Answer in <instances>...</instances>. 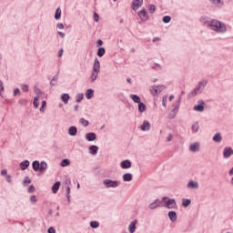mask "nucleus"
<instances>
[{
    "instance_id": "0eeeda50",
    "label": "nucleus",
    "mask_w": 233,
    "mask_h": 233,
    "mask_svg": "<svg viewBox=\"0 0 233 233\" xmlns=\"http://www.w3.org/2000/svg\"><path fill=\"white\" fill-rule=\"evenodd\" d=\"M193 110H195V112H203V110H205V102L200 100L198 105L193 106Z\"/></svg>"
},
{
    "instance_id": "e2e57ef3",
    "label": "nucleus",
    "mask_w": 233,
    "mask_h": 233,
    "mask_svg": "<svg viewBox=\"0 0 233 233\" xmlns=\"http://www.w3.org/2000/svg\"><path fill=\"white\" fill-rule=\"evenodd\" d=\"M47 232L48 233H56V229L54 228H49Z\"/></svg>"
},
{
    "instance_id": "dca6fc26",
    "label": "nucleus",
    "mask_w": 233,
    "mask_h": 233,
    "mask_svg": "<svg viewBox=\"0 0 233 233\" xmlns=\"http://www.w3.org/2000/svg\"><path fill=\"white\" fill-rule=\"evenodd\" d=\"M69 136H77V127L75 126H71L68 129Z\"/></svg>"
},
{
    "instance_id": "e433bc0d",
    "label": "nucleus",
    "mask_w": 233,
    "mask_h": 233,
    "mask_svg": "<svg viewBox=\"0 0 233 233\" xmlns=\"http://www.w3.org/2000/svg\"><path fill=\"white\" fill-rule=\"evenodd\" d=\"M80 125H82L83 127H88V120L85 119V118H80L79 120Z\"/></svg>"
},
{
    "instance_id": "f704fd0d",
    "label": "nucleus",
    "mask_w": 233,
    "mask_h": 233,
    "mask_svg": "<svg viewBox=\"0 0 233 233\" xmlns=\"http://www.w3.org/2000/svg\"><path fill=\"white\" fill-rule=\"evenodd\" d=\"M190 203H192V200L188 199V198H183L182 199V205L183 207H188L190 205Z\"/></svg>"
},
{
    "instance_id": "69168bd1",
    "label": "nucleus",
    "mask_w": 233,
    "mask_h": 233,
    "mask_svg": "<svg viewBox=\"0 0 233 233\" xmlns=\"http://www.w3.org/2000/svg\"><path fill=\"white\" fill-rule=\"evenodd\" d=\"M58 35H60V37H62V39H64L65 37V33L61 32V31H58L57 32Z\"/></svg>"
},
{
    "instance_id": "3c124183",
    "label": "nucleus",
    "mask_w": 233,
    "mask_h": 233,
    "mask_svg": "<svg viewBox=\"0 0 233 233\" xmlns=\"http://www.w3.org/2000/svg\"><path fill=\"white\" fill-rule=\"evenodd\" d=\"M45 106H46V101L42 102V106L40 107V112H45Z\"/></svg>"
},
{
    "instance_id": "c756f323",
    "label": "nucleus",
    "mask_w": 233,
    "mask_h": 233,
    "mask_svg": "<svg viewBox=\"0 0 233 233\" xmlns=\"http://www.w3.org/2000/svg\"><path fill=\"white\" fill-rule=\"evenodd\" d=\"M130 97L132 98V101H134V103H141V98L139 97V96L137 95H130Z\"/></svg>"
},
{
    "instance_id": "6e6552de",
    "label": "nucleus",
    "mask_w": 233,
    "mask_h": 233,
    "mask_svg": "<svg viewBox=\"0 0 233 233\" xmlns=\"http://www.w3.org/2000/svg\"><path fill=\"white\" fill-rule=\"evenodd\" d=\"M223 156L225 159H228L230 156H233V148L230 147H225L223 151Z\"/></svg>"
},
{
    "instance_id": "13d9d810",
    "label": "nucleus",
    "mask_w": 233,
    "mask_h": 233,
    "mask_svg": "<svg viewBox=\"0 0 233 233\" xmlns=\"http://www.w3.org/2000/svg\"><path fill=\"white\" fill-rule=\"evenodd\" d=\"M5 92V86L3 85V81L0 80V93Z\"/></svg>"
},
{
    "instance_id": "a211bd4d",
    "label": "nucleus",
    "mask_w": 233,
    "mask_h": 233,
    "mask_svg": "<svg viewBox=\"0 0 233 233\" xmlns=\"http://www.w3.org/2000/svg\"><path fill=\"white\" fill-rule=\"evenodd\" d=\"M141 5H143V0H133V2H132L134 10H136V8L137 9V8L141 7Z\"/></svg>"
},
{
    "instance_id": "2f4dec72",
    "label": "nucleus",
    "mask_w": 233,
    "mask_h": 233,
    "mask_svg": "<svg viewBox=\"0 0 233 233\" xmlns=\"http://www.w3.org/2000/svg\"><path fill=\"white\" fill-rule=\"evenodd\" d=\"M55 19L59 20L61 19V7H58L56 10V13H55Z\"/></svg>"
},
{
    "instance_id": "864d4df0",
    "label": "nucleus",
    "mask_w": 233,
    "mask_h": 233,
    "mask_svg": "<svg viewBox=\"0 0 233 233\" xmlns=\"http://www.w3.org/2000/svg\"><path fill=\"white\" fill-rule=\"evenodd\" d=\"M30 201H31L32 203H35V202L37 201V198H36L35 195H32V196L30 197Z\"/></svg>"
},
{
    "instance_id": "052dcab7",
    "label": "nucleus",
    "mask_w": 233,
    "mask_h": 233,
    "mask_svg": "<svg viewBox=\"0 0 233 233\" xmlns=\"http://www.w3.org/2000/svg\"><path fill=\"white\" fill-rule=\"evenodd\" d=\"M7 183H12V177L10 175H7L5 177Z\"/></svg>"
},
{
    "instance_id": "9b49d317",
    "label": "nucleus",
    "mask_w": 233,
    "mask_h": 233,
    "mask_svg": "<svg viewBox=\"0 0 233 233\" xmlns=\"http://www.w3.org/2000/svg\"><path fill=\"white\" fill-rule=\"evenodd\" d=\"M140 128H141V130H142L143 132H147V130H150V122L145 120V121L143 122V124L141 125Z\"/></svg>"
},
{
    "instance_id": "49530a36",
    "label": "nucleus",
    "mask_w": 233,
    "mask_h": 233,
    "mask_svg": "<svg viewBox=\"0 0 233 233\" xmlns=\"http://www.w3.org/2000/svg\"><path fill=\"white\" fill-rule=\"evenodd\" d=\"M66 198H67V201H70V186H66Z\"/></svg>"
},
{
    "instance_id": "c9c22d12",
    "label": "nucleus",
    "mask_w": 233,
    "mask_h": 233,
    "mask_svg": "<svg viewBox=\"0 0 233 233\" xmlns=\"http://www.w3.org/2000/svg\"><path fill=\"white\" fill-rule=\"evenodd\" d=\"M33 105H34L35 108H39V96H35L34 98Z\"/></svg>"
},
{
    "instance_id": "4468645a",
    "label": "nucleus",
    "mask_w": 233,
    "mask_h": 233,
    "mask_svg": "<svg viewBox=\"0 0 233 233\" xmlns=\"http://www.w3.org/2000/svg\"><path fill=\"white\" fill-rule=\"evenodd\" d=\"M121 168L127 169L132 167V162L130 160H124L120 164Z\"/></svg>"
},
{
    "instance_id": "f257e3e1",
    "label": "nucleus",
    "mask_w": 233,
    "mask_h": 233,
    "mask_svg": "<svg viewBox=\"0 0 233 233\" xmlns=\"http://www.w3.org/2000/svg\"><path fill=\"white\" fill-rule=\"evenodd\" d=\"M208 28L210 30H214V32H218V34H225L227 32V25L218 20H211L208 23Z\"/></svg>"
},
{
    "instance_id": "39448f33",
    "label": "nucleus",
    "mask_w": 233,
    "mask_h": 233,
    "mask_svg": "<svg viewBox=\"0 0 233 233\" xmlns=\"http://www.w3.org/2000/svg\"><path fill=\"white\" fill-rule=\"evenodd\" d=\"M137 15H138L139 19H141V21H148V19H150V17L148 16V13L147 12V9H145V8L138 11Z\"/></svg>"
},
{
    "instance_id": "774afa93",
    "label": "nucleus",
    "mask_w": 233,
    "mask_h": 233,
    "mask_svg": "<svg viewBox=\"0 0 233 233\" xmlns=\"http://www.w3.org/2000/svg\"><path fill=\"white\" fill-rule=\"evenodd\" d=\"M6 174H7L6 169H3V170L1 171V175H2V176H6Z\"/></svg>"
},
{
    "instance_id": "aec40b11",
    "label": "nucleus",
    "mask_w": 233,
    "mask_h": 233,
    "mask_svg": "<svg viewBox=\"0 0 233 233\" xmlns=\"http://www.w3.org/2000/svg\"><path fill=\"white\" fill-rule=\"evenodd\" d=\"M213 141L215 143H221V141H223V137H221V133H217L214 137H213Z\"/></svg>"
},
{
    "instance_id": "6ab92c4d",
    "label": "nucleus",
    "mask_w": 233,
    "mask_h": 233,
    "mask_svg": "<svg viewBox=\"0 0 233 233\" xmlns=\"http://www.w3.org/2000/svg\"><path fill=\"white\" fill-rule=\"evenodd\" d=\"M96 133H87L86 135V139H87V141H96Z\"/></svg>"
},
{
    "instance_id": "a18cd8bd",
    "label": "nucleus",
    "mask_w": 233,
    "mask_h": 233,
    "mask_svg": "<svg viewBox=\"0 0 233 233\" xmlns=\"http://www.w3.org/2000/svg\"><path fill=\"white\" fill-rule=\"evenodd\" d=\"M21 90H23L24 92H28L29 90V86L26 84L21 85Z\"/></svg>"
},
{
    "instance_id": "a19ab883",
    "label": "nucleus",
    "mask_w": 233,
    "mask_h": 233,
    "mask_svg": "<svg viewBox=\"0 0 233 233\" xmlns=\"http://www.w3.org/2000/svg\"><path fill=\"white\" fill-rule=\"evenodd\" d=\"M163 23H170V21H172V17H170L169 15H166L163 17L162 19Z\"/></svg>"
},
{
    "instance_id": "09e8293b",
    "label": "nucleus",
    "mask_w": 233,
    "mask_h": 233,
    "mask_svg": "<svg viewBox=\"0 0 233 233\" xmlns=\"http://www.w3.org/2000/svg\"><path fill=\"white\" fill-rule=\"evenodd\" d=\"M30 183H32V180H30V177H25L24 179V184L25 185H30Z\"/></svg>"
},
{
    "instance_id": "0e129e2a",
    "label": "nucleus",
    "mask_w": 233,
    "mask_h": 233,
    "mask_svg": "<svg viewBox=\"0 0 233 233\" xmlns=\"http://www.w3.org/2000/svg\"><path fill=\"white\" fill-rule=\"evenodd\" d=\"M63 48H61L59 51H58V57H63Z\"/></svg>"
},
{
    "instance_id": "79ce46f5",
    "label": "nucleus",
    "mask_w": 233,
    "mask_h": 233,
    "mask_svg": "<svg viewBox=\"0 0 233 233\" xmlns=\"http://www.w3.org/2000/svg\"><path fill=\"white\" fill-rule=\"evenodd\" d=\"M147 8L150 14H154V12H156V5H149Z\"/></svg>"
},
{
    "instance_id": "c85d7f7f",
    "label": "nucleus",
    "mask_w": 233,
    "mask_h": 233,
    "mask_svg": "<svg viewBox=\"0 0 233 233\" xmlns=\"http://www.w3.org/2000/svg\"><path fill=\"white\" fill-rule=\"evenodd\" d=\"M46 168H48V164H46L45 161H42L40 163L39 172H45V170H46Z\"/></svg>"
},
{
    "instance_id": "72a5a7b5",
    "label": "nucleus",
    "mask_w": 233,
    "mask_h": 233,
    "mask_svg": "<svg viewBox=\"0 0 233 233\" xmlns=\"http://www.w3.org/2000/svg\"><path fill=\"white\" fill-rule=\"evenodd\" d=\"M200 23H202V25H204V26H207L208 28V23H210V21L207 20V18L205 16H201Z\"/></svg>"
},
{
    "instance_id": "f03ea898",
    "label": "nucleus",
    "mask_w": 233,
    "mask_h": 233,
    "mask_svg": "<svg viewBox=\"0 0 233 233\" xmlns=\"http://www.w3.org/2000/svg\"><path fill=\"white\" fill-rule=\"evenodd\" d=\"M100 71H101V63H99V59L95 58L93 70L90 76L91 83H94V81L97 79V76H99Z\"/></svg>"
},
{
    "instance_id": "ddd939ff",
    "label": "nucleus",
    "mask_w": 233,
    "mask_h": 233,
    "mask_svg": "<svg viewBox=\"0 0 233 233\" xmlns=\"http://www.w3.org/2000/svg\"><path fill=\"white\" fill-rule=\"evenodd\" d=\"M190 152H199V143L195 142L189 147Z\"/></svg>"
},
{
    "instance_id": "603ef678",
    "label": "nucleus",
    "mask_w": 233,
    "mask_h": 233,
    "mask_svg": "<svg viewBox=\"0 0 233 233\" xmlns=\"http://www.w3.org/2000/svg\"><path fill=\"white\" fill-rule=\"evenodd\" d=\"M65 185H66V187H70L72 185V181L70 180V178H66L65 180Z\"/></svg>"
},
{
    "instance_id": "473e14b6",
    "label": "nucleus",
    "mask_w": 233,
    "mask_h": 233,
    "mask_svg": "<svg viewBox=\"0 0 233 233\" xmlns=\"http://www.w3.org/2000/svg\"><path fill=\"white\" fill-rule=\"evenodd\" d=\"M96 54H97L98 57H103V56H105V54H106L105 47L98 48Z\"/></svg>"
},
{
    "instance_id": "37998d69",
    "label": "nucleus",
    "mask_w": 233,
    "mask_h": 233,
    "mask_svg": "<svg viewBox=\"0 0 233 233\" xmlns=\"http://www.w3.org/2000/svg\"><path fill=\"white\" fill-rule=\"evenodd\" d=\"M198 130H199V124L195 123V124L192 126V131H193V132H198Z\"/></svg>"
},
{
    "instance_id": "338daca9",
    "label": "nucleus",
    "mask_w": 233,
    "mask_h": 233,
    "mask_svg": "<svg viewBox=\"0 0 233 233\" xmlns=\"http://www.w3.org/2000/svg\"><path fill=\"white\" fill-rule=\"evenodd\" d=\"M96 43H97L98 46H103V40L98 39Z\"/></svg>"
},
{
    "instance_id": "a878e982",
    "label": "nucleus",
    "mask_w": 233,
    "mask_h": 233,
    "mask_svg": "<svg viewBox=\"0 0 233 233\" xmlns=\"http://www.w3.org/2000/svg\"><path fill=\"white\" fill-rule=\"evenodd\" d=\"M32 167H33V170H35V172L39 171V169H40V163H39V161L35 160L33 162V164H32Z\"/></svg>"
},
{
    "instance_id": "4be33fe9",
    "label": "nucleus",
    "mask_w": 233,
    "mask_h": 233,
    "mask_svg": "<svg viewBox=\"0 0 233 233\" xmlns=\"http://www.w3.org/2000/svg\"><path fill=\"white\" fill-rule=\"evenodd\" d=\"M99 150V147L97 146H91L89 147V154H92V156H96Z\"/></svg>"
},
{
    "instance_id": "4d7b16f0",
    "label": "nucleus",
    "mask_w": 233,
    "mask_h": 233,
    "mask_svg": "<svg viewBox=\"0 0 233 233\" xmlns=\"http://www.w3.org/2000/svg\"><path fill=\"white\" fill-rule=\"evenodd\" d=\"M19 103H20V105H26V103H28V101L25 98H22L19 100Z\"/></svg>"
},
{
    "instance_id": "6e6d98bb",
    "label": "nucleus",
    "mask_w": 233,
    "mask_h": 233,
    "mask_svg": "<svg viewBox=\"0 0 233 233\" xmlns=\"http://www.w3.org/2000/svg\"><path fill=\"white\" fill-rule=\"evenodd\" d=\"M174 138V136H172V134H169L167 137V143H170V141H172V139Z\"/></svg>"
},
{
    "instance_id": "7c9ffc66",
    "label": "nucleus",
    "mask_w": 233,
    "mask_h": 233,
    "mask_svg": "<svg viewBox=\"0 0 233 233\" xmlns=\"http://www.w3.org/2000/svg\"><path fill=\"white\" fill-rule=\"evenodd\" d=\"M145 110H147V106H145L143 104V102H140L138 104V112H140L141 114H143V112H145Z\"/></svg>"
},
{
    "instance_id": "4c0bfd02",
    "label": "nucleus",
    "mask_w": 233,
    "mask_h": 233,
    "mask_svg": "<svg viewBox=\"0 0 233 233\" xmlns=\"http://www.w3.org/2000/svg\"><path fill=\"white\" fill-rule=\"evenodd\" d=\"M68 165H70V160L66 158L61 161V167H68Z\"/></svg>"
},
{
    "instance_id": "412c9836",
    "label": "nucleus",
    "mask_w": 233,
    "mask_h": 233,
    "mask_svg": "<svg viewBox=\"0 0 233 233\" xmlns=\"http://www.w3.org/2000/svg\"><path fill=\"white\" fill-rule=\"evenodd\" d=\"M59 187H61V182L56 181V182L53 185V187H52L53 194H57V191L59 190Z\"/></svg>"
},
{
    "instance_id": "2eb2a0df",
    "label": "nucleus",
    "mask_w": 233,
    "mask_h": 233,
    "mask_svg": "<svg viewBox=\"0 0 233 233\" xmlns=\"http://www.w3.org/2000/svg\"><path fill=\"white\" fill-rule=\"evenodd\" d=\"M30 167V161L28 160H24L20 163V168L21 170H26Z\"/></svg>"
},
{
    "instance_id": "f3484780",
    "label": "nucleus",
    "mask_w": 233,
    "mask_h": 233,
    "mask_svg": "<svg viewBox=\"0 0 233 233\" xmlns=\"http://www.w3.org/2000/svg\"><path fill=\"white\" fill-rule=\"evenodd\" d=\"M187 188H199V184H198V182H195L194 180H190L187 183Z\"/></svg>"
},
{
    "instance_id": "8fccbe9b",
    "label": "nucleus",
    "mask_w": 233,
    "mask_h": 233,
    "mask_svg": "<svg viewBox=\"0 0 233 233\" xmlns=\"http://www.w3.org/2000/svg\"><path fill=\"white\" fill-rule=\"evenodd\" d=\"M94 21L97 23L99 21V15L97 13H94Z\"/></svg>"
},
{
    "instance_id": "393cba45",
    "label": "nucleus",
    "mask_w": 233,
    "mask_h": 233,
    "mask_svg": "<svg viewBox=\"0 0 233 233\" xmlns=\"http://www.w3.org/2000/svg\"><path fill=\"white\" fill-rule=\"evenodd\" d=\"M86 99H92V97H94V89H87L86 92Z\"/></svg>"
},
{
    "instance_id": "ea45409f",
    "label": "nucleus",
    "mask_w": 233,
    "mask_h": 233,
    "mask_svg": "<svg viewBox=\"0 0 233 233\" xmlns=\"http://www.w3.org/2000/svg\"><path fill=\"white\" fill-rule=\"evenodd\" d=\"M83 97H84V95L83 94H77L76 95V101L77 103H81V101H83Z\"/></svg>"
},
{
    "instance_id": "5701e85b",
    "label": "nucleus",
    "mask_w": 233,
    "mask_h": 233,
    "mask_svg": "<svg viewBox=\"0 0 233 233\" xmlns=\"http://www.w3.org/2000/svg\"><path fill=\"white\" fill-rule=\"evenodd\" d=\"M167 216H168L169 219L173 222L176 221V219H177V214H176L175 211H169Z\"/></svg>"
},
{
    "instance_id": "9d476101",
    "label": "nucleus",
    "mask_w": 233,
    "mask_h": 233,
    "mask_svg": "<svg viewBox=\"0 0 233 233\" xmlns=\"http://www.w3.org/2000/svg\"><path fill=\"white\" fill-rule=\"evenodd\" d=\"M167 208H176L177 207V204L176 203V200L174 198H169L166 203Z\"/></svg>"
},
{
    "instance_id": "5fc2aeb1",
    "label": "nucleus",
    "mask_w": 233,
    "mask_h": 233,
    "mask_svg": "<svg viewBox=\"0 0 233 233\" xmlns=\"http://www.w3.org/2000/svg\"><path fill=\"white\" fill-rule=\"evenodd\" d=\"M28 192L32 194V192H35V187L34 186H29Z\"/></svg>"
},
{
    "instance_id": "20e7f679",
    "label": "nucleus",
    "mask_w": 233,
    "mask_h": 233,
    "mask_svg": "<svg viewBox=\"0 0 233 233\" xmlns=\"http://www.w3.org/2000/svg\"><path fill=\"white\" fill-rule=\"evenodd\" d=\"M103 185H105L106 188H117L119 187V182L117 180L112 179H104Z\"/></svg>"
},
{
    "instance_id": "7ed1b4c3",
    "label": "nucleus",
    "mask_w": 233,
    "mask_h": 233,
    "mask_svg": "<svg viewBox=\"0 0 233 233\" xmlns=\"http://www.w3.org/2000/svg\"><path fill=\"white\" fill-rule=\"evenodd\" d=\"M205 86H207V80L199 82L197 87L187 95V97H195V96H198V94H201V87L203 89Z\"/></svg>"
},
{
    "instance_id": "423d86ee",
    "label": "nucleus",
    "mask_w": 233,
    "mask_h": 233,
    "mask_svg": "<svg viewBox=\"0 0 233 233\" xmlns=\"http://www.w3.org/2000/svg\"><path fill=\"white\" fill-rule=\"evenodd\" d=\"M162 90H163V87L161 86H153L150 88V93L152 94V96H159Z\"/></svg>"
},
{
    "instance_id": "f8f14e48",
    "label": "nucleus",
    "mask_w": 233,
    "mask_h": 233,
    "mask_svg": "<svg viewBox=\"0 0 233 233\" xmlns=\"http://www.w3.org/2000/svg\"><path fill=\"white\" fill-rule=\"evenodd\" d=\"M157 207H161V200L156 199L153 203L149 205V208L151 210H155V208H157Z\"/></svg>"
},
{
    "instance_id": "1a4fd4ad",
    "label": "nucleus",
    "mask_w": 233,
    "mask_h": 233,
    "mask_svg": "<svg viewBox=\"0 0 233 233\" xmlns=\"http://www.w3.org/2000/svg\"><path fill=\"white\" fill-rule=\"evenodd\" d=\"M181 104V96H179L177 102L175 104V108L172 110L173 116L171 117H176L177 112H179V105Z\"/></svg>"
},
{
    "instance_id": "bf43d9fd",
    "label": "nucleus",
    "mask_w": 233,
    "mask_h": 233,
    "mask_svg": "<svg viewBox=\"0 0 233 233\" xmlns=\"http://www.w3.org/2000/svg\"><path fill=\"white\" fill-rule=\"evenodd\" d=\"M56 28H58L59 30H63V28H65V25L61 23L56 25Z\"/></svg>"
},
{
    "instance_id": "cd10ccee",
    "label": "nucleus",
    "mask_w": 233,
    "mask_h": 233,
    "mask_svg": "<svg viewBox=\"0 0 233 233\" xmlns=\"http://www.w3.org/2000/svg\"><path fill=\"white\" fill-rule=\"evenodd\" d=\"M137 221H133V222H131V223L129 224L128 228H129V232H130V233L136 232V224H137Z\"/></svg>"
},
{
    "instance_id": "bb28decb",
    "label": "nucleus",
    "mask_w": 233,
    "mask_h": 233,
    "mask_svg": "<svg viewBox=\"0 0 233 233\" xmlns=\"http://www.w3.org/2000/svg\"><path fill=\"white\" fill-rule=\"evenodd\" d=\"M133 177L131 173H126L123 175V181H132Z\"/></svg>"
},
{
    "instance_id": "de8ad7c7",
    "label": "nucleus",
    "mask_w": 233,
    "mask_h": 233,
    "mask_svg": "<svg viewBox=\"0 0 233 233\" xmlns=\"http://www.w3.org/2000/svg\"><path fill=\"white\" fill-rule=\"evenodd\" d=\"M167 96H163V98H162V106H163L165 108H167Z\"/></svg>"
},
{
    "instance_id": "680f3d73",
    "label": "nucleus",
    "mask_w": 233,
    "mask_h": 233,
    "mask_svg": "<svg viewBox=\"0 0 233 233\" xmlns=\"http://www.w3.org/2000/svg\"><path fill=\"white\" fill-rule=\"evenodd\" d=\"M17 94H21V90H19V88H15L14 90V96H17Z\"/></svg>"
},
{
    "instance_id": "58836bf2",
    "label": "nucleus",
    "mask_w": 233,
    "mask_h": 233,
    "mask_svg": "<svg viewBox=\"0 0 233 233\" xmlns=\"http://www.w3.org/2000/svg\"><path fill=\"white\" fill-rule=\"evenodd\" d=\"M91 228H97L99 227V222L97 221H91L90 222Z\"/></svg>"
},
{
    "instance_id": "b1692460",
    "label": "nucleus",
    "mask_w": 233,
    "mask_h": 233,
    "mask_svg": "<svg viewBox=\"0 0 233 233\" xmlns=\"http://www.w3.org/2000/svg\"><path fill=\"white\" fill-rule=\"evenodd\" d=\"M69 99H70V95H68V94H63V95L61 96V100L63 101V103H64L65 105H68Z\"/></svg>"
},
{
    "instance_id": "c03bdc74",
    "label": "nucleus",
    "mask_w": 233,
    "mask_h": 233,
    "mask_svg": "<svg viewBox=\"0 0 233 233\" xmlns=\"http://www.w3.org/2000/svg\"><path fill=\"white\" fill-rule=\"evenodd\" d=\"M213 5H223V0H209Z\"/></svg>"
}]
</instances>
